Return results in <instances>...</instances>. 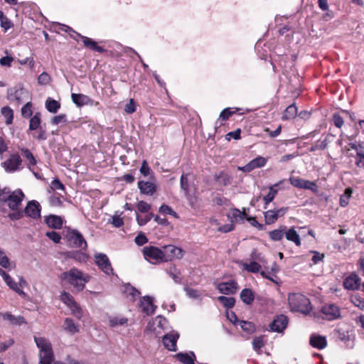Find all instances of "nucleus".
Masks as SVG:
<instances>
[{
    "mask_svg": "<svg viewBox=\"0 0 364 364\" xmlns=\"http://www.w3.org/2000/svg\"><path fill=\"white\" fill-rule=\"evenodd\" d=\"M34 341L38 349V360L41 363H53L54 353L50 341L41 336H34Z\"/></svg>",
    "mask_w": 364,
    "mask_h": 364,
    "instance_id": "f257e3e1",
    "label": "nucleus"
},
{
    "mask_svg": "<svg viewBox=\"0 0 364 364\" xmlns=\"http://www.w3.org/2000/svg\"><path fill=\"white\" fill-rule=\"evenodd\" d=\"M24 197L25 195L21 189L11 192L8 188H4L0 192V202L6 203L8 207L12 210L19 208Z\"/></svg>",
    "mask_w": 364,
    "mask_h": 364,
    "instance_id": "f03ea898",
    "label": "nucleus"
},
{
    "mask_svg": "<svg viewBox=\"0 0 364 364\" xmlns=\"http://www.w3.org/2000/svg\"><path fill=\"white\" fill-rule=\"evenodd\" d=\"M168 320L162 316H157L156 318H151L148 322L145 328V332L148 334L154 336L155 337H159L163 332L168 330Z\"/></svg>",
    "mask_w": 364,
    "mask_h": 364,
    "instance_id": "7ed1b4c3",
    "label": "nucleus"
},
{
    "mask_svg": "<svg viewBox=\"0 0 364 364\" xmlns=\"http://www.w3.org/2000/svg\"><path fill=\"white\" fill-rule=\"evenodd\" d=\"M62 277L70 284L79 289H82L85 284L89 280L88 276L85 275L80 270L76 268H73L68 272H63Z\"/></svg>",
    "mask_w": 364,
    "mask_h": 364,
    "instance_id": "20e7f679",
    "label": "nucleus"
},
{
    "mask_svg": "<svg viewBox=\"0 0 364 364\" xmlns=\"http://www.w3.org/2000/svg\"><path fill=\"white\" fill-rule=\"evenodd\" d=\"M144 259L152 264H159L164 262L162 248L155 246H146L142 249Z\"/></svg>",
    "mask_w": 364,
    "mask_h": 364,
    "instance_id": "39448f33",
    "label": "nucleus"
},
{
    "mask_svg": "<svg viewBox=\"0 0 364 364\" xmlns=\"http://www.w3.org/2000/svg\"><path fill=\"white\" fill-rule=\"evenodd\" d=\"M301 301H298V297H289V304L291 311L302 313L305 315L310 314L312 307L307 297H301Z\"/></svg>",
    "mask_w": 364,
    "mask_h": 364,
    "instance_id": "423d86ee",
    "label": "nucleus"
},
{
    "mask_svg": "<svg viewBox=\"0 0 364 364\" xmlns=\"http://www.w3.org/2000/svg\"><path fill=\"white\" fill-rule=\"evenodd\" d=\"M61 26H62V30L65 31V32H68V33L73 32V33H75V36H73V38L74 39L77 40V37L80 38L83 42L85 47H86L93 51H96V52H98L100 53L105 52V49L102 46H98L97 42L95 41L94 40H92V38L82 36L81 34L76 33L75 31H74L73 30L72 28H70L68 26L61 25Z\"/></svg>",
    "mask_w": 364,
    "mask_h": 364,
    "instance_id": "0eeeda50",
    "label": "nucleus"
},
{
    "mask_svg": "<svg viewBox=\"0 0 364 364\" xmlns=\"http://www.w3.org/2000/svg\"><path fill=\"white\" fill-rule=\"evenodd\" d=\"M289 182L291 186L300 188L310 190L313 193H316L318 191V187L316 182L305 180L299 177L291 176Z\"/></svg>",
    "mask_w": 364,
    "mask_h": 364,
    "instance_id": "6e6552de",
    "label": "nucleus"
},
{
    "mask_svg": "<svg viewBox=\"0 0 364 364\" xmlns=\"http://www.w3.org/2000/svg\"><path fill=\"white\" fill-rule=\"evenodd\" d=\"M23 157L27 161L28 168L33 173L35 177L38 179H41V174L36 170L37 161L31 151L26 148L20 149Z\"/></svg>",
    "mask_w": 364,
    "mask_h": 364,
    "instance_id": "1a4fd4ad",
    "label": "nucleus"
},
{
    "mask_svg": "<svg viewBox=\"0 0 364 364\" xmlns=\"http://www.w3.org/2000/svg\"><path fill=\"white\" fill-rule=\"evenodd\" d=\"M164 262H171L175 259L183 257V250L174 245H168L162 247Z\"/></svg>",
    "mask_w": 364,
    "mask_h": 364,
    "instance_id": "9d476101",
    "label": "nucleus"
},
{
    "mask_svg": "<svg viewBox=\"0 0 364 364\" xmlns=\"http://www.w3.org/2000/svg\"><path fill=\"white\" fill-rule=\"evenodd\" d=\"M95 261L99 268L106 274L110 275L113 273L111 262L108 257L103 253H97L95 255Z\"/></svg>",
    "mask_w": 364,
    "mask_h": 364,
    "instance_id": "9b49d317",
    "label": "nucleus"
},
{
    "mask_svg": "<svg viewBox=\"0 0 364 364\" xmlns=\"http://www.w3.org/2000/svg\"><path fill=\"white\" fill-rule=\"evenodd\" d=\"M68 240L75 247H86L87 242L82 234L76 230H68L66 234Z\"/></svg>",
    "mask_w": 364,
    "mask_h": 364,
    "instance_id": "f8f14e48",
    "label": "nucleus"
},
{
    "mask_svg": "<svg viewBox=\"0 0 364 364\" xmlns=\"http://www.w3.org/2000/svg\"><path fill=\"white\" fill-rule=\"evenodd\" d=\"M27 96L28 92L23 87H13L8 90V100L10 102H15L17 105L22 103Z\"/></svg>",
    "mask_w": 364,
    "mask_h": 364,
    "instance_id": "ddd939ff",
    "label": "nucleus"
},
{
    "mask_svg": "<svg viewBox=\"0 0 364 364\" xmlns=\"http://www.w3.org/2000/svg\"><path fill=\"white\" fill-rule=\"evenodd\" d=\"M321 313L324 318L328 321L338 318L341 316V311L338 306L333 304H328L321 307Z\"/></svg>",
    "mask_w": 364,
    "mask_h": 364,
    "instance_id": "4468645a",
    "label": "nucleus"
},
{
    "mask_svg": "<svg viewBox=\"0 0 364 364\" xmlns=\"http://www.w3.org/2000/svg\"><path fill=\"white\" fill-rule=\"evenodd\" d=\"M21 163L22 160L20 156L17 154H14L2 163V166L8 172H14L19 168Z\"/></svg>",
    "mask_w": 364,
    "mask_h": 364,
    "instance_id": "2eb2a0df",
    "label": "nucleus"
},
{
    "mask_svg": "<svg viewBox=\"0 0 364 364\" xmlns=\"http://www.w3.org/2000/svg\"><path fill=\"white\" fill-rule=\"evenodd\" d=\"M23 214L28 217L33 219L40 218L41 216V206L36 200L29 201L23 210Z\"/></svg>",
    "mask_w": 364,
    "mask_h": 364,
    "instance_id": "dca6fc26",
    "label": "nucleus"
},
{
    "mask_svg": "<svg viewBox=\"0 0 364 364\" xmlns=\"http://www.w3.org/2000/svg\"><path fill=\"white\" fill-rule=\"evenodd\" d=\"M238 289V284L234 280H230L226 282H221L218 285V289L219 292L225 295L235 294Z\"/></svg>",
    "mask_w": 364,
    "mask_h": 364,
    "instance_id": "f3484780",
    "label": "nucleus"
},
{
    "mask_svg": "<svg viewBox=\"0 0 364 364\" xmlns=\"http://www.w3.org/2000/svg\"><path fill=\"white\" fill-rule=\"evenodd\" d=\"M288 322V318L281 314L273 320L269 327L272 331L281 333L287 328Z\"/></svg>",
    "mask_w": 364,
    "mask_h": 364,
    "instance_id": "a211bd4d",
    "label": "nucleus"
},
{
    "mask_svg": "<svg viewBox=\"0 0 364 364\" xmlns=\"http://www.w3.org/2000/svg\"><path fill=\"white\" fill-rule=\"evenodd\" d=\"M360 286V279L355 272H352L343 280V287L348 290L355 291Z\"/></svg>",
    "mask_w": 364,
    "mask_h": 364,
    "instance_id": "6ab92c4d",
    "label": "nucleus"
},
{
    "mask_svg": "<svg viewBox=\"0 0 364 364\" xmlns=\"http://www.w3.org/2000/svg\"><path fill=\"white\" fill-rule=\"evenodd\" d=\"M178 338V333L172 331L171 333H166L163 336L162 342L166 348L171 351H176V342Z\"/></svg>",
    "mask_w": 364,
    "mask_h": 364,
    "instance_id": "aec40b11",
    "label": "nucleus"
},
{
    "mask_svg": "<svg viewBox=\"0 0 364 364\" xmlns=\"http://www.w3.org/2000/svg\"><path fill=\"white\" fill-rule=\"evenodd\" d=\"M139 306L146 315L153 314L156 309V305L154 302V297H141Z\"/></svg>",
    "mask_w": 364,
    "mask_h": 364,
    "instance_id": "412c9836",
    "label": "nucleus"
},
{
    "mask_svg": "<svg viewBox=\"0 0 364 364\" xmlns=\"http://www.w3.org/2000/svg\"><path fill=\"white\" fill-rule=\"evenodd\" d=\"M63 302L70 309L71 313L77 318L82 317V311L79 305L73 299V297H60Z\"/></svg>",
    "mask_w": 364,
    "mask_h": 364,
    "instance_id": "4be33fe9",
    "label": "nucleus"
},
{
    "mask_svg": "<svg viewBox=\"0 0 364 364\" xmlns=\"http://www.w3.org/2000/svg\"><path fill=\"white\" fill-rule=\"evenodd\" d=\"M71 98L73 102L77 106V107H82L85 105H95L94 100L90 98L89 96L85 95L84 94H76L73 93L71 95Z\"/></svg>",
    "mask_w": 364,
    "mask_h": 364,
    "instance_id": "5701e85b",
    "label": "nucleus"
},
{
    "mask_svg": "<svg viewBox=\"0 0 364 364\" xmlns=\"http://www.w3.org/2000/svg\"><path fill=\"white\" fill-rule=\"evenodd\" d=\"M138 188L142 194L152 196L156 191V186L151 181H139Z\"/></svg>",
    "mask_w": 364,
    "mask_h": 364,
    "instance_id": "b1692460",
    "label": "nucleus"
},
{
    "mask_svg": "<svg viewBox=\"0 0 364 364\" xmlns=\"http://www.w3.org/2000/svg\"><path fill=\"white\" fill-rule=\"evenodd\" d=\"M0 276L2 277L4 281L7 284V286L15 291L18 294H23L22 291H21L20 288L18 287V285L16 282L14 281V279L10 277L9 274L6 272L4 269L0 267Z\"/></svg>",
    "mask_w": 364,
    "mask_h": 364,
    "instance_id": "393cba45",
    "label": "nucleus"
},
{
    "mask_svg": "<svg viewBox=\"0 0 364 364\" xmlns=\"http://www.w3.org/2000/svg\"><path fill=\"white\" fill-rule=\"evenodd\" d=\"M284 237L288 241L294 243L296 246H301V238L299 233L296 231L294 227H291L288 228L286 226V233Z\"/></svg>",
    "mask_w": 364,
    "mask_h": 364,
    "instance_id": "a878e982",
    "label": "nucleus"
},
{
    "mask_svg": "<svg viewBox=\"0 0 364 364\" xmlns=\"http://www.w3.org/2000/svg\"><path fill=\"white\" fill-rule=\"evenodd\" d=\"M45 222L46 225L53 229H60L63 225V220L61 217L50 215L46 218Z\"/></svg>",
    "mask_w": 364,
    "mask_h": 364,
    "instance_id": "bb28decb",
    "label": "nucleus"
},
{
    "mask_svg": "<svg viewBox=\"0 0 364 364\" xmlns=\"http://www.w3.org/2000/svg\"><path fill=\"white\" fill-rule=\"evenodd\" d=\"M245 213L241 212L239 209L232 208L227 214V217L230 220V223H240L245 218Z\"/></svg>",
    "mask_w": 364,
    "mask_h": 364,
    "instance_id": "cd10ccee",
    "label": "nucleus"
},
{
    "mask_svg": "<svg viewBox=\"0 0 364 364\" xmlns=\"http://www.w3.org/2000/svg\"><path fill=\"white\" fill-rule=\"evenodd\" d=\"M1 316L4 320L9 321L12 325L21 326V324L26 323V320L21 316H15L8 312L1 314Z\"/></svg>",
    "mask_w": 364,
    "mask_h": 364,
    "instance_id": "c85d7f7f",
    "label": "nucleus"
},
{
    "mask_svg": "<svg viewBox=\"0 0 364 364\" xmlns=\"http://www.w3.org/2000/svg\"><path fill=\"white\" fill-rule=\"evenodd\" d=\"M63 328L67 333L73 335L77 333L80 330L79 326L70 318H66L64 321Z\"/></svg>",
    "mask_w": 364,
    "mask_h": 364,
    "instance_id": "c756f323",
    "label": "nucleus"
},
{
    "mask_svg": "<svg viewBox=\"0 0 364 364\" xmlns=\"http://www.w3.org/2000/svg\"><path fill=\"white\" fill-rule=\"evenodd\" d=\"M286 233V226L280 225L277 229L269 232V237L273 241H280Z\"/></svg>",
    "mask_w": 364,
    "mask_h": 364,
    "instance_id": "7c9ffc66",
    "label": "nucleus"
},
{
    "mask_svg": "<svg viewBox=\"0 0 364 364\" xmlns=\"http://www.w3.org/2000/svg\"><path fill=\"white\" fill-rule=\"evenodd\" d=\"M310 344L318 349H323L326 346V338L321 336L313 335L310 338Z\"/></svg>",
    "mask_w": 364,
    "mask_h": 364,
    "instance_id": "2f4dec72",
    "label": "nucleus"
},
{
    "mask_svg": "<svg viewBox=\"0 0 364 364\" xmlns=\"http://www.w3.org/2000/svg\"><path fill=\"white\" fill-rule=\"evenodd\" d=\"M175 356L178 360L184 364H193L196 359L195 354L193 352L178 353Z\"/></svg>",
    "mask_w": 364,
    "mask_h": 364,
    "instance_id": "473e14b6",
    "label": "nucleus"
},
{
    "mask_svg": "<svg viewBox=\"0 0 364 364\" xmlns=\"http://www.w3.org/2000/svg\"><path fill=\"white\" fill-rule=\"evenodd\" d=\"M297 114V107L294 104H292L287 107L282 116L283 120H288L294 119Z\"/></svg>",
    "mask_w": 364,
    "mask_h": 364,
    "instance_id": "72a5a7b5",
    "label": "nucleus"
},
{
    "mask_svg": "<svg viewBox=\"0 0 364 364\" xmlns=\"http://www.w3.org/2000/svg\"><path fill=\"white\" fill-rule=\"evenodd\" d=\"M353 193L351 188L345 189L344 193L340 196L339 204L341 207L345 208L349 204V200Z\"/></svg>",
    "mask_w": 364,
    "mask_h": 364,
    "instance_id": "f704fd0d",
    "label": "nucleus"
},
{
    "mask_svg": "<svg viewBox=\"0 0 364 364\" xmlns=\"http://www.w3.org/2000/svg\"><path fill=\"white\" fill-rule=\"evenodd\" d=\"M0 266L2 269L10 270L12 268V262L6 255L5 252L0 249Z\"/></svg>",
    "mask_w": 364,
    "mask_h": 364,
    "instance_id": "c9c22d12",
    "label": "nucleus"
},
{
    "mask_svg": "<svg viewBox=\"0 0 364 364\" xmlns=\"http://www.w3.org/2000/svg\"><path fill=\"white\" fill-rule=\"evenodd\" d=\"M60 107L58 101L48 97L46 101V108L51 113H56Z\"/></svg>",
    "mask_w": 364,
    "mask_h": 364,
    "instance_id": "e433bc0d",
    "label": "nucleus"
},
{
    "mask_svg": "<svg viewBox=\"0 0 364 364\" xmlns=\"http://www.w3.org/2000/svg\"><path fill=\"white\" fill-rule=\"evenodd\" d=\"M282 181H281L279 183H275L274 185L269 187L268 194L263 198V200L264 201L265 205L269 204L274 200L276 195L277 194V190L274 189V187L278 186L280 183H282Z\"/></svg>",
    "mask_w": 364,
    "mask_h": 364,
    "instance_id": "4c0bfd02",
    "label": "nucleus"
},
{
    "mask_svg": "<svg viewBox=\"0 0 364 364\" xmlns=\"http://www.w3.org/2000/svg\"><path fill=\"white\" fill-rule=\"evenodd\" d=\"M41 114L36 112L33 117H31L29 122V130H37L41 127Z\"/></svg>",
    "mask_w": 364,
    "mask_h": 364,
    "instance_id": "58836bf2",
    "label": "nucleus"
},
{
    "mask_svg": "<svg viewBox=\"0 0 364 364\" xmlns=\"http://www.w3.org/2000/svg\"><path fill=\"white\" fill-rule=\"evenodd\" d=\"M128 319L125 317L111 316L109 318V325L112 328L126 324Z\"/></svg>",
    "mask_w": 364,
    "mask_h": 364,
    "instance_id": "ea45409f",
    "label": "nucleus"
},
{
    "mask_svg": "<svg viewBox=\"0 0 364 364\" xmlns=\"http://www.w3.org/2000/svg\"><path fill=\"white\" fill-rule=\"evenodd\" d=\"M242 266L243 269L252 273H257L261 269V265L257 262H252L250 264L244 262L242 263Z\"/></svg>",
    "mask_w": 364,
    "mask_h": 364,
    "instance_id": "a19ab883",
    "label": "nucleus"
},
{
    "mask_svg": "<svg viewBox=\"0 0 364 364\" xmlns=\"http://www.w3.org/2000/svg\"><path fill=\"white\" fill-rule=\"evenodd\" d=\"M122 292L127 296H139L141 294L140 291L130 284H125L123 286Z\"/></svg>",
    "mask_w": 364,
    "mask_h": 364,
    "instance_id": "79ce46f5",
    "label": "nucleus"
},
{
    "mask_svg": "<svg viewBox=\"0 0 364 364\" xmlns=\"http://www.w3.org/2000/svg\"><path fill=\"white\" fill-rule=\"evenodd\" d=\"M265 223L267 225L273 224L277 220V217L274 210H269L264 213Z\"/></svg>",
    "mask_w": 364,
    "mask_h": 364,
    "instance_id": "37998d69",
    "label": "nucleus"
},
{
    "mask_svg": "<svg viewBox=\"0 0 364 364\" xmlns=\"http://www.w3.org/2000/svg\"><path fill=\"white\" fill-rule=\"evenodd\" d=\"M1 114L6 118V123L10 124L14 118L13 110L9 107H4L1 109Z\"/></svg>",
    "mask_w": 364,
    "mask_h": 364,
    "instance_id": "c03bdc74",
    "label": "nucleus"
},
{
    "mask_svg": "<svg viewBox=\"0 0 364 364\" xmlns=\"http://www.w3.org/2000/svg\"><path fill=\"white\" fill-rule=\"evenodd\" d=\"M68 257L80 262H85L87 259V255L79 251L70 252Z\"/></svg>",
    "mask_w": 364,
    "mask_h": 364,
    "instance_id": "a18cd8bd",
    "label": "nucleus"
},
{
    "mask_svg": "<svg viewBox=\"0 0 364 364\" xmlns=\"http://www.w3.org/2000/svg\"><path fill=\"white\" fill-rule=\"evenodd\" d=\"M238 325H240L241 328L247 333H252L255 330V325L252 322L240 321L238 322Z\"/></svg>",
    "mask_w": 364,
    "mask_h": 364,
    "instance_id": "49530a36",
    "label": "nucleus"
},
{
    "mask_svg": "<svg viewBox=\"0 0 364 364\" xmlns=\"http://www.w3.org/2000/svg\"><path fill=\"white\" fill-rule=\"evenodd\" d=\"M219 302L225 308H232L235 303L234 297H218Z\"/></svg>",
    "mask_w": 364,
    "mask_h": 364,
    "instance_id": "de8ad7c7",
    "label": "nucleus"
},
{
    "mask_svg": "<svg viewBox=\"0 0 364 364\" xmlns=\"http://www.w3.org/2000/svg\"><path fill=\"white\" fill-rule=\"evenodd\" d=\"M254 168H262L264 166L267 162V159L263 156H257L250 161Z\"/></svg>",
    "mask_w": 364,
    "mask_h": 364,
    "instance_id": "09e8293b",
    "label": "nucleus"
},
{
    "mask_svg": "<svg viewBox=\"0 0 364 364\" xmlns=\"http://www.w3.org/2000/svg\"><path fill=\"white\" fill-rule=\"evenodd\" d=\"M181 188L184 191L186 196H188V174L183 173L180 181Z\"/></svg>",
    "mask_w": 364,
    "mask_h": 364,
    "instance_id": "8fccbe9b",
    "label": "nucleus"
},
{
    "mask_svg": "<svg viewBox=\"0 0 364 364\" xmlns=\"http://www.w3.org/2000/svg\"><path fill=\"white\" fill-rule=\"evenodd\" d=\"M32 104L31 102H28L22 108H21V114L25 118L31 117L33 112H32Z\"/></svg>",
    "mask_w": 364,
    "mask_h": 364,
    "instance_id": "3c124183",
    "label": "nucleus"
},
{
    "mask_svg": "<svg viewBox=\"0 0 364 364\" xmlns=\"http://www.w3.org/2000/svg\"><path fill=\"white\" fill-rule=\"evenodd\" d=\"M217 179L220 183H223L224 186H227L230 184L231 182L230 176L223 171L218 174V176H217Z\"/></svg>",
    "mask_w": 364,
    "mask_h": 364,
    "instance_id": "603ef678",
    "label": "nucleus"
},
{
    "mask_svg": "<svg viewBox=\"0 0 364 364\" xmlns=\"http://www.w3.org/2000/svg\"><path fill=\"white\" fill-rule=\"evenodd\" d=\"M159 211L164 215H171L176 217V213L168 205L163 204L160 206Z\"/></svg>",
    "mask_w": 364,
    "mask_h": 364,
    "instance_id": "864d4df0",
    "label": "nucleus"
},
{
    "mask_svg": "<svg viewBox=\"0 0 364 364\" xmlns=\"http://www.w3.org/2000/svg\"><path fill=\"white\" fill-rule=\"evenodd\" d=\"M350 301L355 306L364 311V297H350Z\"/></svg>",
    "mask_w": 364,
    "mask_h": 364,
    "instance_id": "5fc2aeb1",
    "label": "nucleus"
},
{
    "mask_svg": "<svg viewBox=\"0 0 364 364\" xmlns=\"http://www.w3.org/2000/svg\"><path fill=\"white\" fill-rule=\"evenodd\" d=\"M137 210L141 213H147L151 209V206L144 200L138 202L136 205Z\"/></svg>",
    "mask_w": 364,
    "mask_h": 364,
    "instance_id": "6e6d98bb",
    "label": "nucleus"
},
{
    "mask_svg": "<svg viewBox=\"0 0 364 364\" xmlns=\"http://www.w3.org/2000/svg\"><path fill=\"white\" fill-rule=\"evenodd\" d=\"M37 130V132L33 134V137L39 141L46 140L47 139L46 132L42 127Z\"/></svg>",
    "mask_w": 364,
    "mask_h": 364,
    "instance_id": "4d7b16f0",
    "label": "nucleus"
},
{
    "mask_svg": "<svg viewBox=\"0 0 364 364\" xmlns=\"http://www.w3.org/2000/svg\"><path fill=\"white\" fill-rule=\"evenodd\" d=\"M50 81V75L46 73H42L38 77V82L40 85H47Z\"/></svg>",
    "mask_w": 364,
    "mask_h": 364,
    "instance_id": "13d9d810",
    "label": "nucleus"
},
{
    "mask_svg": "<svg viewBox=\"0 0 364 364\" xmlns=\"http://www.w3.org/2000/svg\"><path fill=\"white\" fill-rule=\"evenodd\" d=\"M134 242L137 245L141 246L148 242V238L144 233L141 232L135 237Z\"/></svg>",
    "mask_w": 364,
    "mask_h": 364,
    "instance_id": "bf43d9fd",
    "label": "nucleus"
},
{
    "mask_svg": "<svg viewBox=\"0 0 364 364\" xmlns=\"http://www.w3.org/2000/svg\"><path fill=\"white\" fill-rule=\"evenodd\" d=\"M110 223L115 228H120L124 225L123 219L119 215L112 216Z\"/></svg>",
    "mask_w": 364,
    "mask_h": 364,
    "instance_id": "052dcab7",
    "label": "nucleus"
},
{
    "mask_svg": "<svg viewBox=\"0 0 364 364\" xmlns=\"http://www.w3.org/2000/svg\"><path fill=\"white\" fill-rule=\"evenodd\" d=\"M46 235L55 243H59L61 240L60 234L55 231L47 232Z\"/></svg>",
    "mask_w": 364,
    "mask_h": 364,
    "instance_id": "680f3d73",
    "label": "nucleus"
},
{
    "mask_svg": "<svg viewBox=\"0 0 364 364\" xmlns=\"http://www.w3.org/2000/svg\"><path fill=\"white\" fill-rule=\"evenodd\" d=\"M15 211L9 214V218L12 220H18L22 218L24 215L23 210H14Z\"/></svg>",
    "mask_w": 364,
    "mask_h": 364,
    "instance_id": "e2e57ef3",
    "label": "nucleus"
},
{
    "mask_svg": "<svg viewBox=\"0 0 364 364\" xmlns=\"http://www.w3.org/2000/svg\"><path fill=\"white\" fill-rule=\"evenodd\" d=\"M124 111L127 114H132L136 111V104L133 99H130L129 102L125 105Z\"/></svg>",
    "mask_w": 364,
    "mask_h": 364,
    "instance_id": "0e129e2a",
    "label": "nucleus"
},
{
    "mask_svg": "<svg viewBox=\"0 0 364 364\" xmlns=\"http://www.w3.org/2000/svg\"><path fill=\"white\" fill-rule=\"evenodd\" d=\"M67 119L65 114H59L53 117L51 119L52 124H58L60 123H66Z\"/></svg>",
    "mask_w": 364,
    "mask_h": 364,
    "instance_id": "69168bd1",
    "label": "nucleus"
},
{
    "mask_svg": "<svg viewBox=\"0 0 364 364\" xmlns=\"http://www.w3.org/2000/svg\"><path fill=\"white\" fill-rule=\"evenodd\" d=\"M310 252L314 254L311 260L314 264L323 261L324 258L323 254H321L318 251H310Z\"/></svg>",
    "mask_w": 364,
    "mask_h": 364,
    "instance_id": "338daca9",
    "label": "nucleus"
},
{
    "mask_svg": "<svg viewBox=\"0 0 364 364\" xmlns=\"http://www.w3.org/2000/svg\"><path fill=\"white\" fill-rule=\"evenodd\" d=\"M140 172L144 176H148L152 173L150 167L148 166L146 161H144L142 162L141 166L140 168Z\"/></svg>",
    "mask_w": 364,
    "mask_h": 364,
    "instance_id": "774afa93",
    "label": "nucleus"
}]
</instances>
